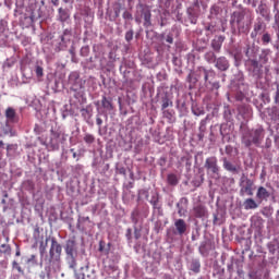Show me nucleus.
Wrapping results in <instances>:
<instances>
[{"mask_svg":"<svg viewBox=\"0 0 279 279\" xmlns=\"http://www.w3.org/2000/svg\"><path fill=\"white\" fill-rule=\"evenodd\" d=\"M265 141V129L258 126L257 129L246 130L242 133V145L250 147L255 145V147H260Z\"/></svg>","mask_w":279,"mask_h":279,"instance_id":"nucleus-1","label":"nucleus"},{"mask_svg":"<svg viewBox=\"0 0 279 279\" xmlns=\"http://www.w3.org/2000/svg\"><path fill=\"white\" fill-rule=\"evenodd\" d=\"M61 254H62V245H60V243H58L56 239H52L51 246L49 250L50 257L46 259V264L48 265V267H51L52 263H58V260H60Z\"/></svg>","mask_w":279,"mask_h":279,"instance_id":"nucleus-2","label":"nucleus"},{"mask_svg":"<svg viewBox=\"0 0 279 279\" xmlns=\"http://www.w3.org/2000/svg\"><path fill=\"white\" fill-rule=\"evenodd\" d=\"M240 195H248L252 197L254 195V181L243 174L240 179Z\"/></svg>","mask_w":279,"mask_h":279,"instance_id":"nucleus-3","label":"nucleus"},{"mask_svg":"<svg viewBox=\"0 0 279 279\" xmlns=\"http://www.w3.org/2000/svg\"><path fill=\"white\" fill-rule=\"evenodd\" d=\"M205 169L207 170V173H210L211 175H219V165L217 157H208L205 160Z\"/></svg>","mask_w":279,"mask_h":279,"instance_id":"nucleus-4","label":"nucleus"},{"mask_svg":"<svg viewBox=\"0 0 279 279\" xmlns=\"http://www.w3.org/2000/svg\"><path fill=\"white\" fill-rule=\"evenodd\" d=\"M138 5L141 8L142 17L144 19V27H151V10L143 3H140Z\"/></svg>","mask_w":279,"mask_h":279,"instance_id":"nucleus-5","label":"nucleus"},{"mask_svg":"<svg viewBox=\"0 0 279 279\" xmlns=\"http://www.w3.org/2000/svg\"><path fill=\"white\" fill-rule=\"evenodd\" d=\"M75 245V240H69L65 244V253L73 259V263H75V256H77V247Z\"/></svg>","mask_w":279,"mask_h":279,"instance_id":"nucleus-6","label":"nucleus"},{"mask_svg":"<svg viewBox=\"0 0 279 279\" xmlns=\"http://www.w3.org/2000/svg\"><path fill=\"white\" fill-rule=\"evenodd\" d=\"M193 215L196 219H204V217H208V209L206 206L198 204L193 207Z\"/></svg>","mask_w":279,"mask_h":279,"instance_id":"nucleus-7","label":"nucleus"},{"mask_svg":"<svg viewBox=\"0 0 279 279\" xmlns=\"http://www.w3.org/2000/svg\"><path fill=\"white\" fill-rule=\"evenodd\" d=\"M250 71L253 73L254 76L258 77L260 76V71H263V65L258 62L256 59H250Z\"/></svg>","mask_w":279,"mask_h":279,"instance_id":"nucleus-8","label":"nucleus"},{"mask_svg":"<svg viewBox=\"0 0 279 279\" xmlns=\"http://www.w3.org/2000/svg\"><path fill=\"white\" fill-rule=\"evenodd\" d=\"M271 197V193L265 189V186H259L256 192V198L258 202H267Z\"/></svg>","mask_w":279,"mask_h":279,"instance_id":"nucleus-9","label":"nucleus"},{"mask_svg":"<svg viewBox=\"0 0 279 279\" xmlns=\"http://www.w3.org/2000/svg\"><path fill=\"white\" fill-rule=\"evenodd\" d=\"M243 21H245V13L235 11L231 15L230 25H234V23H236V25H241Z\"/></svg>","mask_w":279,"mask_h":279,"instance_id":"nucleus-10","label":"nucleus"},{"mask_svg":"<svg viewBox=\"0 0 279 279\" xmlns=\"http://www.w3.org/2000/svg\"><path fill=\"white\" fill-rule=\"evenodd\" d=\"M5 119H7V123H17L19 119H16V110H14V108L12 107H8L5 110Z\"/></svg>","mask_w":279,"mask_h":279,"instance_id":"nucleus-11","label":"nucleus"},{"mask_svg":"<svg viewBox=\"0 0 279 279\" xmlns=\"http://www.w3.org/2000/svg\"><path fill=\"white\" fill-rule=\"evenodd\" d=\"M148 202L151 204L154 210H162V205H160V196L157 192L151 193V197Z\"/></svg>","mask_w":279,"mask_h":279,"instance_id":"nucleus-12","label":"nucleus"},{"mask_svg":"<svg viewBox=\"0 0 279 279\" xmlns=\"http://www.w3.org/2000/svg\"><path fill=\"white\" fill-rule=\"evenodd\" d=\"M216 69L219 71H228V69H230V62L226 57H220L216 59Z\"/></svg>","mask_w":279,"mask_h":279,"instance_id":"nucleus-13","label":"nucleus"},{"mask_svg":"<svg viewBox=\"0 0 279 279\" xmlns=\"http://www.w3.org/2000/svg\"><path fill=\"white\" fill-rule=\"evenodd\" d=\"M223 40H226L225 36H218L215 39H213L211 49H214V51H216V53H219V51H221Z\"/></svg>","mask_w":279,"mask_h":279,"instance_id":"nucleus-14","label":"nucleus"},{"mask_svg":"<svg viewBox=\"0 0 279 279\" xmlns=\"http://www.w3.org/2000/svg\"><path fill=\"white\" fill-rule=\"evenodd\" d=\"M174 227L175 230L178 232V234H180V236H182V234H184L186 232V221H184V219H177L174 221Z\"/></svg>","mask_w":279,"mask_h":279,"instance_id":"nucleus-15","label":"nucleus"},{"mask_svg":"<svg viewBox=\"0 0 279 279\" xmlns=\"http://www.w3.org/2000/svg\"><path fill=\"white\" fill-rule=\"evenodd\" d=\"M52 137L50 140V145L53 147V149H60V143H58V138L62 136V133L51 131Z\"/></svg>","mask_w":279,"mask_h":279,"instance_id":"nucleus-16","label":"nucleus"},{"mask_svg":"<svg viewBox=\"0 0 279 279\" xmlns=\"http://www.w3.org/2000/svg\"><path fill=\"white\" fill-rule=\"evenodd\" d=\"M243 206L245 210H255V208H258V203L254 198H246Z\"/></svg>","mask_w":279,"mask_h":279,"instance_id":"nucleus-17","label":"nucleus"},{"mask_svg":"<svg viewBox=\"0 0 279 279\" xmlns=\"http://www.w3.org/2000/svg\"><path fill=\"white\" fill-rule=\"evenodd\" d=\"M263 21H258L257 23L254 24V29L251 33V38L256 39L258 34H260V32H263Z\"/></svg>","mask_w":279,"mask_h":279,"instance_id":"nucleus-18","label":"nucleus"},{"mask_svg":"<svg viewBox=\"0 0 279 279\" xmlns=\"http://www.w3.org/2000/svg\"><path fill=\"white\" fill-rule=\"evenodd\" d=\"M222 167L226 171H230L231 173H236L238 169L232 162H230L227 158L222 159Z\"/></svg>","mask_w":279,"mask_h":279,"instance_id":"nucleus-19","label":"nucleus"},{"mask_svg":"<svg viewBox=\"0 0 279 279\" xmlns=\"http://www.w3.org/2000/svg\"><path fill=\"white\" fill-rule=\"evenodd\" d=\"M58 12H59V21H61V23H65V21H69L71 15L69 14V11L66 9L60 8Z\"/></svg>","mask_w":279,"mask_h":279,"instance_id":"nucleus-20","label":"nucleus"},{"mask_svg":"<svg viewBox=\"0 0 279 279\" xmlns=\"http://www.w3.org/2000/svg\"><path fill=\"white\" fill-rule=\"evenodd\" d=\"M167 181H168V184H170V186H178V184L180 183V179H178V174H174V173L168 174Z\"/></svg>","mask_w":279,"mask_h":279,"instance_id":"nucleus-21","label":"nucleus"},{"mask_svg":"<svg viewBox=\"0 0 279 279\" xmlns=\"http://www.w3.org/2000/svg\"><path fill=\"white\" fill-rule=\"evenodd\" d=\"M201 73L204 74V81L207 83L209 77H215V71L206 70L205 68H199Z\"/></svg>","mask_w":279,"mask_h":279,"instance_id":"nucleus-22","label":"nucleus"},{"mask_svg":"<svg viewBox=\"0 0 279 279\" xmlns=\"http://www.w3.org/2000/svg\"><path fill=\"white\" fill-rule=\"evenodd\" d=\"M238 33L239 34H250V24H245V22L238 24Z\"/></svg>","mask_w":279,"mask_h":279,"instance_id":"nucleus-23","label":"nucleus"},{"mask_svg":"<svg viewBox=\"0 0 279 279\" xmlns=\"http://www.w3.org/2000/svg\"><path fill=\"white\" fill-rule=\"evenodd\" d=\"M205 60L209 63V64H215L217 62V56H215V52L209 51L205 54Z\"/></svg>","mask_w":279,"mask_h":279,"instance_id":"nucleus-24","label":"nucleus"},{"mask_svg":"<svg viewBox=\"0 0 279 279\" xmlns=\"http://www.w3.org/2000/svg\"><path fill=\"white\" fill-rule=\"evenodd\" d=\"M0 254H4L5 256H10L12 254V247L10 244H1Z\"/></svg>","mask_w":279,"mask_h":279,"instance_id":"nucleus-25","label":"nucleus"},{"mask_svg":"<svg viewBox=\"0 0 279 279\" xmlns=\"http://www.w3.org/2000/svg\"><path fill=\"white\" fill-rule=\"evenodd\" d=\"M101 106L102 108H105L106 110H112V100L108 99L106 96L102 97L101 100Z\"/></svg>","mask_w":279,"mask_h":279,"instance_id":"nucleus-26","label":"nucleus"},{"mask_svg":"<svg viewBox=\"0 0 279 279\" xmlns=\"http://www.w3.org/2000/svg\"><path fill=\"white\" fill-rule=\"evenodd\" d=\"M162 105H161V109L162 110H167V108H169L170 106H173V102L169 99V96H163L161 98Z\"/></svg>","mask_w":279,"mask_h":279,"instance_id":"nucleus-27","label":"nucleus"},{"mask_svg":"<svg viewBox=\"0 0 279 279\" xmlns=\"http://www.w3.org/2000/svg\"><path fill=\"white\" fill-rule=\"evenodd\" d=\"M202 269V264H199V260H194L192 262V265H191V270L194 272V274H199V270Z\"/></svg>","mask_w":279,"mask_h":279,"instance_id":"nucleus-28","label":"nucleus"},{"mask_svg":"<svg viewBox=\"0 0 279 279\" xmlns=\"http://www.w3.org/2000/svg\"><path fill=\"white\" fill-rule=\"evenodd\" d=\"M48 243H49V238L46 239V242H40V245H39V254H40V256H45V253L47 252Z\"/></svg>","mask_w":279,"mask_h":279,"instance_id":"nucleus-29","label":"nucleus"},{"mask_svg":"<svg viewBox=\"0 0 279 279\" xmlns=\"http://www.w3.org/2000/svg\"><path fill=\"white\" fill-rule=\"evenodd\" d=\"M258 12L260 14V16H267L269 14V11H267V5H265L264 3H260L258 5Z\"/></svg>","mask_w":279,"mask_h":279,"instance_id":"nucleus-30","label":"nucleus"},{"mask_svg":"<svg viewBox=\"0 0 279 279\" xmlns=\"http://www.w3.org/2000/svg\"><path fill=\"white\" fill-rule=\"evenodd\" d=\"M84 142L87 145H93V143H95V135L86 133L84 136Z\"/></svg>","mask_w":279,"mask_h":279,"instance_id":"nucleus-31","label":"nucleus"},{"mask_svg":"<svg viewBox=\"0 0 279 279\" xmlns=\"http://www.w3.org/2000/svg\"><path fill=\"white\" fill-rule=\"evenodd\" d=\"M220 8L218 5H213L210 8V17L219 16Z\"/></svg>","mask_w":279,"mask_h":279,"instance_id":"nucleus-32","label":"nucleus"},{"mask_svg":"<svg viewBox=\"0 0 279 279\" xmlns=\"http://www.w3.org/2000/svg\"><path fill=\"white\" fill-rule=\"evenodd\" d=\"M27 265H38V259L36 258V255H31L28 259L26 260Z\"/></svg>","mask_w":279,"mask_h":279,"instance_id":"nucleus-33","label":"nucleus"},{"mask_svg":"<svg viewBox=\"0 0 279 279\" xmlns=\"http://www.w3.org/2000/svg\"><path fill=\"white\" fill-rule=\"evenodd\" d=\"M262 41L264 45H269V43H271V35H269V33H265L262 37Z\"/></svg>","mask_w":279,"mask_h":279,"instance_id":"nucleus-34","label":"nucleus"},{"mask_svg":"<svg viewBox=\"0 0 279 279\" xmlns=\"http://www.w3.org/2000/svg\"><path fill=\"white\" fill-rule=\"evenodd\" d=\"M194 186H202L204 184V174H201L198 179H195L193 181Z\"/></svg>","mask_w":279,"mask_h":279,"instance_id":"nucleus-35","label":"nucleus"},{"mask_svg":"<svg viewBox=\"0 0 279 279\" xmlns=\"http://www.w3.org/2000/svg\"><path fill=\"white\" fill-rule=\"evenodd\" d=\"M205 32H209L210 34H215V32H217V29L215 28V24L208 23L205 26Z\"/></svg>","mask_w":279,"mask_h":279,"instance_id":"nucleus-36","label":"nucleus"},{"mask_svg":"<svg viewBox=\"0 0 279 279\" xmlns=\"http://www.w3.org/2000/svg\"><path fill=\"white\" fill-rule=\"evenodd\" d=\"M12 267H13V269H16V271H19V274H25V271L23 270V268L21 267V265H19V264L16 263V260H14V262L12 263Z\"/></svg>","mask_w":279,"mask_h":279,"instance_id":"nucleus-37","label":"nucleus"},{"mask_svg":"<svg viewBox=\"0 0 279 279\" xmlns=\"http://www.w3.org/2000/svg\"><path fill=\"white\" fill-rule=\"evenodd\" d=\"M133 38H134V31H128L125 33V40H126V43L132 41Z\"/></svg>","mask_w":279,"mask_h":279,"instance_id":"nucleus-38","label":"nucleus"},{"mask_svg":"<svg viewBox=\"0 0 279 279\" xmlns=\"http://www.w3.org/2000/svg\"><path fill=\"white\" fill-rule=\"evenodd\" d=\"M204 130H206V125L204 124V122L201 123V126H199V133H198V138L199 141H203L204 138Z\"/></svg>","mask_w":279,"mask_h":279,"instance_id":"nucleus-39","label":"nucleus"},{"mask_svg":"<svg viewBox=\"0 0 279 279\" xmlns=\"http://www.w3.org/2000/svg\"><path fill=\"white\" fill-rule=\"evenodd\" d=\"M35 73L37 77H43V75H45L43 66L39 65L36 66Z\"/></svg>","mask_w":279,"mask_h":279,"instance_id":"nucleus-40","label":"nucleus"},{"mask_svg":"<svg viewBox=\"0 0 279 279\" xmlns=\"http://www.w3.org/2000/svg\"><path fill=\"white\" fill-rule=\"evenodd\" d=\"M186 80H187V82H189L190 84H197V78L194 77L192 73H190V74L187 75V78H186Z\"/></svg>","mask_w":279,"mask_h":279,"instance_id":"nucleus-41","label":"nucleus"},{"mask_svg":"<svg viewBox=\"0 0 279 279\" xmlns=\"http://www.w3.org/2000/svg\"><path fill=\"white\" fill-rule=\"evenodd\" d=\"M122 16L125 21H132L133 19L132 13H130V11H124Z\"/></svg>","mask_w":279,"mask_h":279,"instance_id":"nucleus-42","label":"nucleus"},{"mask_svg":"<svg viewBox=\"0 0 279 279\" xmlns=\"http://www.w3.org/2000/svg\"><path fill=\"white\" fill-rule=\"evenodd\" d=\"M118 173H120V175H125L126 174V170L125 167H119L117 168Z\"/></svg>","mask_w":279,"mask_h":279,"instance_id":"nucleus-43","label":"nucleus"},{"mask_svg":"<svg viewBox=\"0 0 279 279\" xmlns=\"http://www.w3.org/2000/svg\"><path fill=\"white\" fill-rule=\"evenodd\" d=\"M233 150H234V148H232V146H230V145H227V146H226L225 151H226V154H227L228 156H230V154H232Z\"/></svg>","mask_w":279,"mask_h":279,"instance_id":"nucleus-44","label":"nucleus"},{"mask_svg":"<svg viewBox=\"0 0 279 279\" xmlns=\"http://www.w3.org/2000/svg\"><path fill=\"white\" fill-rule=\"evenodd\" d=\"M65 36H71V31L70 29H65L64 32H63V35L61 36V41L62 43H64V37Z\"/></svg>","mask_w":279,"mask_h":279,"instance_id":"nucleus-45","label":"nucleus"},{"mask_svg":"<svg viewBox=\"0 0 279 279\" xmlns=\"http://www.w3.org/2000/svg\"><path fill=\"white\" fill-rule=\"evenodd\" d=\"M166 43H169V45H173V36L172 35H167Z\"/></svg>","mask_w":279,"mask_h":279,"instance_id":"nucleus-46","label":"nucleus"},{"mask_svg":"<svg viewBox=\"0 0 279 279\" xmlns=\"http://www.w3.org/2000/svg\"><path fill=\"white\" fill-rule=\"evenodd\" d=\"M134 236L136 240L141 239V231L138 229L134 230Z\"/></svg>","mask_w":279,"mask_h":279,"instance_id":"nucleus-47","label":"nucleus"},{"mask_svg":"<svg viewBox=\"0 0 279 279\" xmlns=\"http://www.w3.org/2000/svg\"><path fill=\"white\" fill-rule=\"evenodd\" d=\"M114 14H116V19H119L120 14H121V8H117L114 9Z\"/></svg>","mask_w":279,"mask_h":279,"instance_id":"nucleus-48","label":"nucleus"},{"mask_svg":"<svg viewBox=\"0 0 279 279\" xmlns=\"http://www.w3.org/2000/svg\"><path fill=\"white\" fill-rule=\"evenodd\" d=\"M211 86H213V88H215L216 90H219V88H220L219 82L213 83Z\"/></svg>","mask_w":279,"mask_h":279,"instance_id":"nucleus-49","label":"nucleus"},{"mask_svg":"<svg viewBox=\"0 0 279 279\" xmlns=\"http://www.w3.org/2000/svg\"><path fill=\"white\" fill-rule=\"evenodd\" d=\"M77 266V263L75 262V256H74V262H73V258H71V265L70 267L75 268Z\"/></svg>","mask_w":279,"mask_h":279,"instance_id":"nucleus-50","label":"nucleus"},{"mask_svg":"<svg viewBox=\"0 0 279 279\" xmlns=\"http://www.w3.org/2000/svg\"><path fill=\"white\" fill-rule=\"evenodd\" d=\"M205 247H206V245H204V244H202V245L199 246V253H201L203 256H204V254H205V252H204Z\"/></svg>","mask_w":279,"mask_h":279,"instance_id":"nucleus-51","label":"nucleus"},{"mask_svg":"<svg viewBox=\"0 0 279 279\" xmlns=\"http://www.w3.org/2000/svg\"><path fill=\"white\" fill-rule=\"evenodd\" d=\"M275 101H276V104H278V101H279V89H277V92H276Z\"/></svg>","mask_w":279,"mask_h":279,"instance_id":"nucleus-52","label":"nucleus"},{"mask_svg":"<svg viewBox=\"0 0 279 279\" xmlns=\"http://www.w3.org/2000/svg\"><path fill=\"white\" fill-rule=\"evenodd\" d=\"M99 252H104V241L99 242Z\"/></svg>","mask_w":279,"mask_h":279,"instance_id":"nucleus-53","label":"nucleus"},{"mask_svg":"<svg viewBox=\"0 0 279 279\" xmlns=\"http://www.w3.org/2000/svg\"><path fill=\"white\" fill-rule=\"evenodd\" d=\"M96 123L97 125H101L104 123V120H101V118H97Z\"/></svg>","mask_w":279,"mask_h":279,"instance_id":"nucleus-54","label":"nucleus"},{"mask_svg":"<svg viewBox=\"0 0 279 279\" xmlns=\"http://www.w3.org/2000/svg\"><path fill=\"white\" fill-rule=\"evenodd\" d=\"M126 236H128V239H130L132 236V229H128Z\"/></svg>","mask_w":279,"mask_h":279,"instance_id":"nucleus-55","label":"nucleus"},{"mask_svg":"<svg viewBox=\"0 0 279 279\" xmlns=\"http://www.w3.org/2000/svg\"><path fill=\"white\" fill-rule=\"evenodd\" d=\"M70 151L73 154V158H77V153H75V148L70 149Z\"/></svg>","mask_w":279,"mask_h":279,"instance_id":"nucleus-56","label":"nucleus"},{"mask_svg":"<svg viewBox=\"0 0 279 279\" xmlns=\"http://www.w3.org/2000/svg\"><path fill=\"white\" fill-rule=\"evenodd\" d=\"M194 114H195L196 117H199V114H204V111H201L199 113H197V112L194 111Z\"/></svg>","mask_w":279,"mask_h":279,"instance_id":"nucleus-57","label":"nucleus"},{"mask_svg":"<svg viewBox=\"0 0 279 279\" xmlns=\"http://www.w3.org/2000/svg\"><path fill=\"white\" fill-rule=\"evenodd\" d=\"M189 16H193V13L191 12V9L187 10Z\"/></svg>","mask_w":279,"mask_h":279,"instance_id":"nucleus-58","label":"nucleus"},{"mask_svg":"<svg viewBox=\"0 0 279 279\" xmlns=\"http://www.w3.org/2000/svg\"><path fill=\"white\" fill-rule=\"evenodd\" d=\"M275 21H276V23H278V21H279V15H275Z\"/></svg>","mask_w":279,"mask_h":279,"instance_id":"nucleus-59","label":"nucleus"},{"mask_svg":"<svg viewBox=\"0 0 279 279\" xmlns=\"http://www.w3.org/2000/svg\"><path fill=\"white\" fill-rule=\"evenodd\" d=\"M192 23H197V17L192 19Z\"/></svg>","mask_w":279,"mask_h":279,"instance_id":"nucleus-60","label":"nucleus"},{"mask_svg":"<svg viewBox=\"0 0 279 279\" xmlns=\"http://www.w3.org/2000/svg\"><path fill=\"white\" fill-rule=\"evenodd\" d=\"M52 3H53L54 5H58V0H52Z\"/></svg>","mask_w":279,"mask_h":279,"instance_id":"nucleus-61","label":"nucleus"},{"mask_svg":"<svg viewBox=\"0 0 279 279\" xmlns=\"http://www.w3.org/2000/svg\"><path fill=\"white\" fill-rule=\"evenodd\" d=\"M15 256H21V251H17V252L15 253Z\"/></svg>","mask_w":279,"mask_h":279,"instance_id":"nucleus-62","label":"nucleus"},{"mask_svg":"<svg viewBox=\"0 0 279 279\" xmlns=\"http://www.w3.org/2000/svg\"><path fill=\"white\" fill-rule=\"evenodd\" d=\"M160 27H165V22L161 21Z\"/></svg>","mask_w":279,"mask_h":279,"instance_id":"nucleus-63","label":"nucleus"},{"mask_svg":"<svg viewBox=\"0 0 279 279\" xmlns=\"http://www.w3.org/2000/svg\"><path fill=\"white\" fill-rule=\"evenodd\" d=\"M3 145H4L3 141H0V147H3Z\"/></svg>","mask_w":279,"mask_h":279,"instance_id":"nucleus-64","label":"nucleus"}]
</instances>
